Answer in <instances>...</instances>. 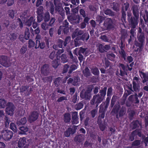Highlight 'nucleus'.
Wrapping results in <instances>:
<instances>
[{"mask_svg":"<svg viewBox=\"0 0 148 148\" xmlns=\"http://www.w3.org/2000/svg\"><path fill=\"white\" fill-rule=\"evenodd\" d=\"M107 90V88L105 87L103 89L100 90L98 94L93 96L90 101L91 104L92 105L96 104V107H97L99 103L105 99Z\"/></svg>","mask_w":148,"mask_h":148,"instance_id":"1","label":"nucleus"},{"mask_svg":"<svg viewBox=\"0 0 148 148\" xmlns=\"http://www.w3.org/2000/svg\"><path fill=\"white\" fill-rule=\"evenodd\" d=\"M127 16L128 25L132 28H135L138 24V19L134 17L130 12H127Z\"/></svg>","mask_w":148,"mask_h":148,"instance_id":"2","label":"nucleus"},{"mask_svg":"<svg viewBox=\"0 0 148 148\" xmlns=\"http://www.w3.org/2000/svg\"><path fill=\"white\" fill-rule=\"evenodd\" d=\"M54 3L55 6V10L62 17L65 16L64 10L62 7L60 0H54Z\"/></svg>","mask_w":148,"mask_h":148,"instance_id":"3","label":"nucleus"},{"mask_svg":"<svg viewBox=\"0 0 148 148\" xmlns=\"http://www.w3.org/2000/svg\"><path fill=\"white\" fill-rule=\"evenodd\" d=\"M127 63L126 66H125L124 64L119 63V67L120 69V73L119 75L123 77L125 75H127V69L126 68L129 67V65Z\"/></svg>","mask_w":148,"mask_h":148,"instance_id":"4","label":"nucleus"},{"mask_svg":"<svg viewBox=\"0 0 148 148\" xmlns=\"http://www.w3.org/2000/svg\"><path fill=\"white\" fill-rule=\"evenodd\" d=\"M7 107L5 109V112L7 114L12 116L14 114L15 106L11 102H8L7 103Z\"/></svg>","mask_w":148,"mask_h":148,"instance_id":"5","label":"nucleus"},{"mask_svg":"<svg viewBox=\"0 0 148 148\" xmlns=\"http://www.w3.org/2000/svg\"><path fill=\"white\" fill-rule=\"evenodd\" d=\"M30 33L28 28H27L25 32V36L22 34L18 36L19 40L23 43H24L25 40H28L30 38Z\"/></svg>","mask_w":148,"mask_h":148,"instance_id":"6","label":"nucleus"},{"mask_svg":"<svg viewBox=\"0 0 148 148\" xmlns=\"http://www.w3.org/2000/svg\"><path fill=\"white\" fill-rule=\"evenodd\" d=\"M2 135V138L5 141H8L10 140L12 137L13 133L10 131L6 130L3 131L1 132Z\"/></svg>","mask_w":148,"mask_h":148,"instance_id":"7","label":"nucleus"},{"mask_svg":"<svg viewBox=\"0 0 148 148\" xmlns=\"http://www.w3.org/2000/svg\"><path fill=\"white\" fill-rule=\"evenodd\" d=\"M78 126L73 125L72 127H69L64 132V136L66 137H69L71 134L73 135L76 132Z\"/></svg>","mask_w":148,"mask_h":148,"instance_id":"8","label":"nucleus"},{"mask_svg":"<svg viewBox=\"0 0 148 148\" xmlns=\"http://www.w3.org/2000/svg\"><path fill=\"white\" fill-rule=\"evenodd\" d=\"M39 116V113L36 111H32L29 116L28 120L29 122L32 123L36 121L38 119Z\"/></svg>","mask_w":148,"mask_h":148,"instance_id":"9","label":"nucleus"},{"mask_svg":"<svg viewBox=\"0 0 148 148\" xmlns=\"http://www.w3.org/2000/svg\"><path fill=\"white\" fill-rule=\"evenodd\" d=\"M0 64L4 66L8 67L10 65V62L6 56H1L0 57Z\"/></svg>","mask_w":148,"mask_h":148,"instance_id":"10","label":"nucleus"},{"mask_svg":"<svg viewBox=\"0 0 148 148\" xmlns=\"http://www.w3.org/2000/svg\"><path fill=\"white\" fill-rule=\"evenodd\" d=\"M69 21L71 22H74L75 23H79L81 20L82 21V18H81L79 15L78 14H73L71 15L68 18Z\"/></svg>","mask_w":148,"mask_h":148,"instance_id":"11","label":"nucleus"},{"mask_svg":"<svg viewBox=\"0 0 148 148\" xmlns=\"http://www.w3.org/2000/svg\"><path fill=\"white\" fill-rule=\"evenodd\" d=\"M139 73L141 78H143L142 81L143 83L144 84L148 81V71L144 72L142 71H139Z\"/></svg>","mask_w":148,"mask_h":148,"instance_id":"12","label":"nucleus"},{"mask_svg":"<svg viewBox=\"0 0 148 148\" xmlns=\"http://www.w3.org/2000/svg\"><path fill=\"white\" fill-rule=\"evenodd\" d=\"M113 22L112 20L110 18L107 19L104 22L103 25L107 29H110L113 27Z\"/></svg>","mask_w":148,"mask_h":148,"instance_id":"13","label":"nucleus"},{"mask_svg":"<svg viewBox=\"0 0 148 148\" xmlns=\"http://www.w3.org/2000/svg\"><path fill=\"white\" fill-rule=\"evenodd\" d=\"M41 72L44 75H47L49 73L48 65L46 64L43 65L41 68Z\"/></svg>","mask_w":148,"mask_h":148,"instance_id":"14","label":"nucleus"},{"mask_svg":"<svg viewBox=\"0 0 148 148\" xmlns=\"http://www.w3.org/2000/svg\"><path fill=\"white\" fill-rule=\"evenodd\" d=\"M120 108V106L119 104H116L113 107L112 112L116 114V117L117 119H119L118 113Z\"/></svg>","mask_w":148,"mask_h":148,"instance_id":"15","label":"nucleus"},{"mask_svg":"<svg viewBox=\"0 0 148 148\" xmlns=\"http://www.w3.org/2000/svg\"><path fill=\"white\" fill-rule=\"evenodd\" d=\"M72 123L77 124L78 123V117L77 112H74L72 114Z\"/></svg>","mask_w":148,"mask_h":148,"instance_id":"16","label":"nucleus"},{"mask_svg":"<svg viewBox=\"0 0 148 148\" xmlns=\"http://www.w3.org/2000/svg\"><path fill=\"white\" fill-rule=\"evenodd\" d=\"M80 97L82 99H90L91 97V93L86 91L84 92L81 91L80 92Z\"/></svg>","mask_w":148,"mask_h":148,"instance_id":"17","label":"nucleus"},{"mask_svg":"<svg viewBox=\"0 0 148 148\" xmlns=\"http://www.w3.org/2000/svg\"><path fill=\"white\" fill-rule=\"evenodd\" d=\"M26 143V138L25 137L20 138L18 143V147L19 148H22L25 145Z\"/></svg>","mask_w":148,"mask_h":148,"instance_id":"18","label":"nucleus"},{"mask_svg":"<svg viewBox=\"0 0 148 148\" xmlns=\"http://www.w3.org/2000/svg\"><path fill=\"white\" fill-rule=\"evenodd\" d=\"M36 44L35 47L36 49L40 47L41 49H44L45 47V43L44 42H40V40H37L36 41Z\"/></svg>","mask_w":148,"mask_h":148,"instance_id":"19","label":"nucleus"},{"mask_svg":"<svg viewBox=\"0 0 148 148\" xmlns=\"http://www.w3.org/2000/svg\"><path fill=\"white\" fill-rule=\"evenodd\" d=\"M132 12L134 15L133 17L138 19L139 18V10L138 7L135 6L133 7Z\"/></svg>","mask_w":148,"mask_h":148,"instance_id":"20","label":"nucleus"},{"mask_svg":"<svg viewBox=\"0 0 148 148\" xmlns=\"http://www.w3.org/2000/svg\"><path fill=\"white\" fill-rule=\"evenodd\" d=\"M17 37L18 35L17 34L13 32L9 33L8 36V38L12 42L16 40Z\"/></svg>","mask_w":148,"mask_h":148,"instance_id":"21","label":"nucleus"},{"mask_svg":"<svg viewBox=\"0 0 148 148\" xmlns=\"http://www.w3.org/2000/svg\"><path fill=\"white\" fill-rule=\"evenodd\" d=\"M107 108H105L100 106L99 109V112L101 114L99 115V117H101V119H104L105 116V113L107 110Z\"/></svg>","mask_w":148,"mask_h":148,"instance_id":"22","label":"nucleus"},{"mask_svg":"<svg viewBox=\"0 0 148 148\" xmlns=\"http://www.w3.org/2000/svg\"><path fill=\"white\" fill-rule=\"evenodd\" d=\"M71 119V115L69 113H65L64 114L63 120L65 123H69Z\"/></svg>","mask_w":148,"mask_h":148,"instance_id":"23","label":"nucleus"},{"mask_svg":"<svg viewBox=\"0 0 148 148\" xmlns=\"http://www.w3.org/2000/svg\"><path fill=\"white\" fill-rule=\"evenodd\" d=\"M84 136L83 134H79L77 135L75 138V140L79 143L82 142L84 140Z\"/></svg>","mask_w":148,"mask_h":148,"instance_id":"24","label":"nucleus"},{"mask_svg":"<svg viewBox=\"0 0 148 148\" xmlns=\"http://www.w3.org/2000/svg\"><path fill=\"white\" fill-rule=\"evenodd\" d=\"M126 108L124 106H122L119 110L118 113V117H122L125 114L126 111Z\"/></svg>","mask_w":148,"mask_h":148,"instance_id":"25","label":"nucleus"},{"mask_svg":"<svg viewBox=\"0 0 148 148\" xmlns=\"http://www.w3.org/2000/svg\"><path fill=\"white\" fill-rule=\"evenodd\" d=\"M110 98L109 97L106 98V100L105 102H103L100 105L101 107L107 108L109 105Z\"/></svg>","mask_w":148,"mask_h":148,"instance_id":"26","label":"nucleus"},{"mask_svg":"<svg viewBox=\"0 0 148 148\" xmlns=\"http://www.w3.org/2000/svg\"><path fill=\"white\" fill-rule=\"evenodd\" d=\"M132 84L134 91L136 92H138L140 89L139 84H137L136 82L134 81H133Z\"/></svg>","mask_w":148,"mask_h":148,"instance_id":"27","label":"nucleus"},{"mask_svg":"<svg viewBox=\"0 0 148 148\" xmlns=\"http://www.w3.org/2000/svg\"><path fill=\"white\" fill-rule=\"evenodd\" d=\"M19 129L20 131L19 132V134H25L28 130V128L25 126L19 127Z\"/></svg>","mask_w":148,"mask_h":148,"instance_id":"28","label":"nucleus"},{"mask_svg":"<svg viewBox=\"0 0 148 148\" xmlns=\"http://www.w3.org/2000/svg\"><path fill=\"white\" fill-rule=\"evenodd\" d=\"M121 14L122 15L121 16V21L124 24L125 23H126V13L125 11L124 10V9L123 8H122L121 10Z\"/></svg>","mask_w":148,"mask_h":148,"instance_id":"29","label":"nucleus"},{"mask_svg":"<svg viewBox=\"0 0 148 148\" xmlns=\"http://www.w3.org/2000/svg\"><path fill=\"white\" fill-rule=\"evenodd\" d=\"M50 19V16L49 12L47 11L44 14L43 20L45 22H48Z\"/></svg>","mask_w":148,"mask_h":148,"instance_id":"30","label":"nucleus"},{"mask_svg":"<svg viewBox=\"0 0 148 148\" xmlns=\"http://www.w3.org/2000/svg\"><path fill=\"white\" fill-rule=\"evenodd\" d=\"M127 36V31L125 29L122 30L121 32V39L125 40V39Z\"/></svg>","mask_w":148,"mask_h":148,"instance_id":"31","label":"nucleus"},{"mask_svg":"<svg viewBox=\"0 0 148 148\" xmlns=\"http://www.w3.org/2000/svg\"><path fill=\"white\" fill-rule=\"evenodd\" d=\"M60 59H55L52 62V65L53 67L55 69L57 68L59 65Z\"/></svg>","mask_w":148,"mask_h":148,"instance_id":"32","label":"nucleus"},{"mask_svg":"<svg viewBox=\"0 0 148 148\" xmlns=\"http://www.w3.org/2000/svg\"><path fill=\"white\" fill-rule=\"evenodd\" d=\"M80 119L81 122L86 117L85 108L79 112Z\"/></svg>","mask_w":148,"mask_h":148,"instance_id":"33","label":"nucleus"},{"mask_svg":"<svg viewBox=\"0 0 148 148\" xmlns=\"http://www.w3.org/2000/svg\"><path fill=\"white\" fill-rule=\"evenodd\" d=\"M112 8L116 12L119 11L120 5L119 3L114 2L112 3Z\"/></svg>","mask_w":148,"mask_h":148,"instance_id":"34","label":"nucleus"},{"mask_svg":"<svg viewBox=\"0 0 148 148\" xmlns=\"http://www.w3.org/2000/svg\"><path fill=\"white\" fill-rule=\"evenodd\" d=\"M90 36L88 32H86L84 33L81 37L80 39L83 41L85 40L86 41L89 39Z\"/></svg>","mask_w":148,"mask_h":148,"instance_id":"35","label":"nucleus"},{"mask_svg":"<svg viewBox=\"0 0 148 148\" xmlns=\"http://www.w3.org/2000/svg\"><path fill=\"white\" fill-rule=\"evenodd\" d=\"M104 13L105 14L110 16H113L115 15L114 12L108 8L104 11Z\"/></svg>","mask_w":148,"mask_h":148,"instance_id":"36","label":"nucleus"},{"mask_svg":"<svg viewBox=\"0 0 148 148\" xmlns=\"http://www.w3.org/2000/svg\"><path fill=\"white\" fill-rule=\"evenodd\" d=\"M7 101L3 99H0V108H4L7 105Z\"/></svg>","mask_w":148,"mask_h":148,"instance_id":"37","label":"nucleus"},{"mask_svg":"<svg viewBox=\"0 0 148 148\" xmlns=\"http://www.w3.org/2000/svg\"><path fill=\"white\" fill-rule=\"evenodd\" d=\"M27 122V119L25 117L21 118L19 121L17 122V124L18 125H24Z\"/></svg>","mask_w":148,"mask_h":148,"instance_id":"38","label":"nucleus"},{"mask_svg":"<svg viewBox=\"0 0 148 148\" xmlns=\"http://www.w3.org/2000/svg\"><path fill=\"white\" fill-rule=\"evenodd\" d=\"M138 39L139 42H142L145 43V34L138 35Z\"/></svg>","mask_w":148,"mask_h":148,"instance_id":"39","label":"nucleus"},{"mask_svg":"<svg viewBox=\"0 0 148 148\" xmlns=\"http://www.w3.org/2000/svg\"><path fill=\"white\" fill-rule=\"evenodd\" d=\"M92 73L95 75L99 76V71L97 67H95L91 69Z\"/></svg>","mask_w":148,"mask_h":148,"instance_id":"40","label":"nucleus"},{"mask_svg":"<svg viewBox=\"0 0 148 148\" xmlns=\"http://www.w3.org/2000/svg\"><path fill=\"white\" fill-rule=\"evenodd\" d=\"M108 59L112 61H114L116 55L113 53H111L107 55Z\"/></svg>","mask_w":148,"mask_h":148,"instance_id":"41","label":"nucleus"},{"mask_svg":"<svg viewBox=\"0 0 148 148\" xmlns=\"http://www.w3.org/2000/svg\"><path fill=\"white\" fill-rule=\"evenodd\" d=\"M117 97L116 95H114L111 99L110 106L111 108L113 107L114 105L116 102L117 101Z\"/></svg>","mask_w":148,"mask_h":148,"instance_id":"42","label":"nucleus"},{"mask_svg":"<svg viewBox=\"0 0 148 148\" xmlns=\"http://www.w3.org/2000/svg\"><path fill=\"white\" fill-rule=\"evenodd\" d=\"M83 73L84 76L86 77H88L90 75V71L88 67H86L85 68L83 72Z\"/></svg>","mask_w":148,"mask_h":148,"instance_id":"43","label":"nucleus"},{"mask_svg":"<svg viewBox=\"0 0 148 148\" xmlns=\"http://www.w3.org/2000/svg\"><path fill=\"white\" fill-rule=\"evenodd\" d=\"M35 20L33 16L31 17L29 19L26 21V24L28 26H30L32 24V23Z\"/></svg>","mask_w":148,"mask_h":148,"instance_id":"44","label":"nucleus"},{"mask_svg":"<svg viewBox=\"0 0 148 148\" xmlns=\"http://www.w3.org/2000/svg\"><path fill=\"white\" fill-rule=\"evenodd\" d=\"M132 123V129H135L139 127L138 125L139 124V122L138 120L134 121Z\"/></svg>","mask_w":148,"mask_h":148,"instance_id":"45","label":"nucleus"},{"mask_svg":"<svg viewBox=\"0 0 148 148\" xmlns=\"http://www.w3.org/2000/svg\"><path fill=\"white\" fill-rule=\"evenodd\" d=\"M42 80L44 83L51 82L52 81V77L50 76L43 77L42 78Z\"/></svg>","mask_w":148,"mask_h":148,"instance_id":"46","label":"nucleus"},{"mask_svg":"<svg viewBox=\"0 0 148 148\" xmlns=\"http://www.w3.org/2000/svg\"><path fill=\"white\" fill-rule=\"evenodd\" d=\"M61 81V78L60 77H58L56 78L54 80V83L56 87H58L60 84Z\"/></svg>","mask_w":148,"mask_h":148,"instance_id":"47","label":"nucleus"},{"mask_svg":"<svg viewBox=\"0 0 148 148\" xmlns=\"http://www.w3.org/2000/svg\"><path fill=\"white\" fill-rule=\"evenodd\" d=\"M84 106V104L83 102H81L77 104L75 106V109L77 110H80Z\"/></svg>","mask_w":148,"mask_h":148,"instance_id":"48","label":"nucleus"},{"mask_svg":"<svg viewBox=\"0 0 148 148\" xmlns=\"http://www.w3.org/2000/svg\"><path fill=\"white\" fill-rule=\"evenodd\" d=\"M143 18L146 24L148 25V12L146 10L145 11V13L143 16Z\"/></svg>","mask_w":148,"mask_h":148,"instance_id":"49","label":"nucleus"},{"mask_svg":"<svg viewBox=\"0 0 148 148\" xmlns=\"http://www.w3.org/2000/svg\"><path fill=\"white\" fill-rule=\"evenodd\" d=\"M119 53L121 57L123 59V60H125V58L127 57V55L126 53L125 50H120L119 51Z\"/></svg>","mask_w":148,"mask_h":148,"instance_id":"50","label":"nucleus"},{"mask_svg":"<svg viewBox=\"0 0 148 148\" xmlns=\"http://www.w3.org/2000/svg\"><path fill=\"white\" fill-rule=\"evenodd\" d=\"M144 43L142 42H138V41L136 42L135 43V45L136 47H138L140 48V51H141L143 49V47Z\"/></svg>","mask_w":148,"mask_h":148,"instance_id":"51","label":"nucleus"},{"mask_svg":"<svg viewBox=\"0 0 148 148\" xmlns=\"http://www.w3.org/2000/svg\"><path fill=\"white\" fill-rule=\"evenodd\" d=\"M56 21V19L55 17H51L49 20V22L48 23L50 27H53L54 26Z\"/></svg>","mask_w":148,"mask_h":148,"instance_id":"52","label":"nucleus"},{"mask_svg":"<svg viewBox=\"0 0 148 148\" xmlns=\"http://www.w3.org/2000/svg\"><path fill=\"white\" fill-rule=\"evenodd\" d=\"M47 22H44L41 24L42 28L44 30H46L49 28V27L50 26L49 25L48 23H47Z\"/></svg>","mask_w":148,"mask_h":148,"instance_id":"53","label":"nucleus"},{"mask_svg":"<svg viewBox=\"0 0 148 148\" xmlns=\"http://www.w3.org/2000/svg\"><path fill=\"white\" fill-rule=\"evenodd\" d=\"M77 69V66L75 64H72L71 66L70 69L68 72V73L69 74H71L73 71Z\"/></svg>","mask_w":148,"mask_h":148,"instance_id":"54","label":"nucleus"},{"mask_svg":"<svg viewBox=\"0 0 148 148\" xmlns=\"http://www.w3.org/2000/svg\"><path fill=\"white\" fill-rule=\"evenodd\" d=\"M133 58L131 56H128L125 58V60H124L126 62H127V63H130L133 62Z\"/></svg>","mask_w":148,"mask_h":148,"instance_id":"55","label":"nucleus"},{"mask_svg":"<svg viewBox=\"0 0 148 148\" xmlns=\"http://www.w3.org/2000/svg\"><path fill=\"white\" fill-rule=\"evenodd\" d=\"M8 13L10 17L12 19L14 18L15 14L14 10H10L8 11Z\"/></svg>","mask_w":148,"mask_h":148,"instance_id":"56","label":"nucleus"},{"mask_svg":"<svg viewBox=\"0 0 148 148\" xmlns=\"http://www.w3.org/2000/svg\"><path fill=\"white\" fill-rule=\"evenodd\" d=\"M71 38L69 36L66 37L64 41L63 45L64 47H66L67 45V44L69 43L71 41Z\"/></svg>","mask_w":148,"mask_h":148,"instance_id":"57","label":"nucleus"},{"mask_svg":"<svg viewBox=\"0 0 148 148\" xmlns=\"http://www.w3.org/2000/svg\"><path fill=\"white\" fill-rule=\"evenodd\" d=\"M10 129L13 130L14 132H16L17 129L15 124L13 123H11L10 125Z\"/></svg>","mask_w":148,"mask_h":148,"instance_id":"58","label":"nucleus"},{"mask_svg":"<svg viewBox=\"0 0 148 148\" xmlns=\"http://www.w3.org/2000/svg\"><path fill=\"white\" fill-rule=\"evenodd\" d=\"M64 52V50L63 49H59L58 50L56 53L57 54V59H60V56H61V54Z\"/></svg>","mask_w":148,"mask_h":148,"instance_id":"59","label":"nucleus"},{"mask_svg":"<svg viewBox=\"0 0 148 148\" xmlns=\"http://www.w3.org/2000/svg\"><path fill=\"white\" fill-rule=\"evenodd\" d=\"M135 114V112L134 110H132L130 111L128 114V116L130 119H133L134 116Z\"/></svg>","mask_w":148,"mask_h":148,"instance_id":"60","label":"nucleus"},{"mask_svg":"<svg viewBox=\"0 0 148 148\" xmlns=\"http://www.w3.org/2000/svg\"><path fill=\"white\" fill-rule=\"evenodd\" d=\"M128 100L130 101L131 103H134L135 104H138V103H136L135 99L134 98V95H132L129 96V97Z\"/></svg>","mask_w":148,"mask_h":148,"instance_id":"61","label":"nucleus"},{"mask_svg":"<svg viewBox=\"0 0 148 148\" xmlns=\"http://www.w3.org/2000/svg\"><path fill=\"white\" fill-rule=\"evenodd\" d=\"M43 13V8L42 6H39L37 9V14H42Z\"/></svg>","mask_w":148,"mask_h":148,"instance_id":"62","label":"nucleus"},{"mask_svg":"<svg viewBox=\"0 0 148 148\" xmlns=\"http://www.w3.org/2000/svg\"><path fill=\"white\" fill-rule=\"evenodd\" d=\"M140 144V140H135L132 144V146H137L139 145Z\"/></svg>","mask_w":148,"mask_h":148,"instance_id":"63","label":"nucleus"},{"mask_svg":"<svg viewBox=\"0 0 148 148\" xmlns=\"http://www.w3.org/2000/svg\"><path fill=\"white\" fill-rule=\"evenodd\" d=\"M64 41L62 39H59L58 40L57 44L58 45L59 47L62 48L63 45Z\"/></svg>","mask_w":148,"mask_h":148,"instance_id":"64","label":"nucleus"}]
</instances>
